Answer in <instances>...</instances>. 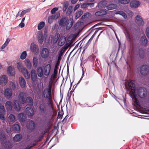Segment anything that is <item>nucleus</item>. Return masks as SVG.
Returning <instances> with one entry per match:
<instances>
[{"instance_id":"1","label":"nucleus","mask_w":149,"mask_h":149,"mask_svg":"<svg viewBox=\"0 0 149 149\" xmlns=\"http://www.w3.org/2000/svg\"><path fill=\"white\" fill-rule=\"evenodd\" d=\"M24 94H19L18 96L19 102L16 100H14V107L16 111H18L21 110L22 108L21 104H24L26 103L29 106H31L33 105V102L32 98L30 97L26 98Z\"/></svg>"},{"instance_id":"2","label":"nucleus","mask_w":149,"mask_h":149,"mask_svg":"<svg viewBox=\"0 0 149 149\" xmlns=\"http://www.w3.org/2000/svg\"><path fill=\"white\" fill-rule=\"evenodd\" d=\"M125 88L127 91H130L131 93H147L146 88L143 87L136 88L135 81L134 80H131L128 82L127 85H125Z\"/></svg>"},{"instance_id":"3","label":"nucleus","mask_w":149,"mask_h":149,"mask_svg":"<svg viewBox=\"0 0 149 149\" xmlns=\"http://www.w3.org/2000/svg\"><path fill=\"white\" fill-rule=\"evenodd\" d=\"M51 69V65L50 64L45 65L43 67V69L41 66H39L37 69V72L38 77H42L43 74L48 76L49 74Z\"/></svg>"},{"instance_id":"4","label":"nucleus","mask_w":149,"mask_h":149,"mask_svg":"<svg viewBox=\"0 0 149 149\" xmlns=\"http://www.w3.org/2000/svg\"><path fill=\"white\" fill-rule=\"evenodd\" d=\"M68 17L66 16H63L58 21L59 25L61 27H65L66 25H68L70 24V28H71L73 25V19H70L68 21Z\"/></svg>"},{"instance_id":"5","label":"nucleus","mask_w":149,"mask_h":149,"mask_svg":"<svg viewBox=\"0 0 149 149\" xmlns=\"http://www.w3.org/2000/svg\"><path fill=\"white\" fill-rule=\"evenodd\" d=\"M47 129H45L40 134H38L35 136L36 139L33 140V143H31V146L32 148L36 146L37 145L38 142L41 141L43 139L45 134L47 132Z\"/></svg>"},{"instance_id":"6","label":"nucleus","mask_w":149,"mask_h":149,"mask_svg":"<svg viewBox=\"0 0 149 149\" xmlns=\"http://www.w3.org/2000/svg\"><path fill=\"white\" fill-rule=\"evenodd\" d=\"M131 96L132 99L134 100V102L139 106V102L137 99L138 97H139L141 98L144 100H147L149 98L147 94H128Z\"/></svg>"},{"instance_id":"7","label":"nucleus","mask_w":149,"mask_h":149,"mask_svg":"<svg viewBox=\"0 0 149 149\" xmlns=\"http://www.w3.org/2000/svg\"><path fill=\"white\" fill-rule=\"evenodd\" d=\"M54 115L52 112L47 113L46 116H45L44 117L45 118V122L47 125H49L50 123L54 120Z\"/></svg>"},{"instance_id":"8","label":"nucleus","mask_w":149,"mask_h":149,"mask_svg":"<svg viewBox=\"0 0 149 149\" xmlns=\"http://www.w3.org/2000/svg\"><path fill=\"white\" fill-rule=\"evenodd\" d=\"M47 105L46 103L43 100L41 101L39 104V110L41 112H45L47 109Z\"/></svg>"},{"instance_id":"9","label":"nucleus","mask_w":149,"mask_h":149,"mask_svg":"<svg viewBox=\"0 0 149 149\" xmlns=\"http://www.w3.org/2000/svg\"><path fill=\"white\" fill-rule=\"evenodd\" d=\"M9 86V87L5 89L4 93H12V91L15 90V86L13 82L10 81Z\"/></svg>"},{"instance_id":"10","label":"nucleus","mask_w":149,"mask_h":149,"mask_svg":"<svg viewBox=\"0 0 149 149\" xmlns=\"http://www.w3.org/2000/svg\"><path fill=\"white\" fill-rule=\"evenodd\" d=\"M149 66L147 65H143L140 67V72L143 75H146L149 72Z\"/></svg>"},{"instance_id":"11","label":"nucleus","mask_w":149,"mask_h":149,"mask_svg":"<svg viewBox=\"0 0 149 149\" xmlns=\"http://www.w3.org/2000/svg\"><path fill=\"white\" fill-rule=\"evenodd\" d=\"M41 57L43 58H47L49 55V50L46 48H43L41 53Z\"/></svg>"},{"instance_id":"12","label":"nucleus","mask_w":149,"mask_h":149,"mask_svg":"<svg viewBox=\"0 0 149 149\" xmlns=\"http://www.w3.org/2000/svg\"><path fill=\"white\" fill-rule=\"evenodd\" d=\"M135 21L137 24L139 26H142L144 24V22L141 17L139 15H137L135 17Z\"/></svg>"},{"instance_id":"13","label":"nucleus","mask_w":149,"mask_h":149,"mask_svg":"<svg viewBox=\"0 0 149 149\" xmlns=\"http://www.w3.org/2000/svg\"><path fill=\"white\" fill-rule=\"evenodd\" d=\"M26 114L30 118L34 114V111L33 109L31 107H27L25 110Z\"/></svg>"},{"instance_id":"14","label":"nucleus","mask_w":149,"mask_h":149,"mask_svg":"<svg viewBox=\"0 0 149 149\" xmlns=\"http://www.w3.org/2000/svg\"><path fill=\"white\" fill-rule=\"evenodd\" d=\"M140 4L141 3L140 1L135 0L132 1L130 3V5L131 7L133 8H137L140 6Z\"/></svg>"},{"instance_id":"15","label":"nucleus","mask_w":149,"mask_h":149,"mask_svg":"<svg viewBox=\"0 0 149 149\" xmlns=\"http://www.w3.org/2000/svg\"><path fill=\"white\" fill-rule=\"evenodd\" d=\"M7 74L8 76L12 77L15 74V70L12 66H9L7 70Z\"/></svg>"},{"instance_id":"16","label":"nucleus","mask_w":149,"mask_h":149,"mask_svg":"<svg viewBox=\"0 0 149 149\" xmlns=\"http://www.w3.org/2000/svg\"><path fill=\"white\" fill-rule=\"evenodd\" d=\"M35 123L32 120L28 121L27 127L29 130L31 131L33 130L35 128Z\"/></svg>"},{"instance_id":"17","label":"nucleus","mask_w":149,"mask_h":149,"mask_svg":"<svg viewBox=\"0 0 149 149\" xmlns=\"http://www.w3.org/2000/svg\"><path fill=\"white\" fill-rule=\"evenodd\" d=\"M8 80V77L6 75H2L0 79V85L5 86L7 83Z\"/></svg>"},{"instance_id":"18","label":"nucleus","mask_w":149,"mask_h":149,"mask_svg":"<svg viewBox=\"0 0 149 149\" xmlns=\"http://www.w3.org/2000/svg\"><path fill=\"white\" fill-rule=\"evenodd\" d=\"M31 49L32 52L36 54L38 53V46L34 43H32L31 45Z\"/></svg>"},{"instance_id":"19","label":"nucleus","mask_w":149,"mask_h":149,"mask_svg":"<svg viewBox=\"0 0 149 149\" xmlns=\"http://www.w3.org/2000/svg\"><path fill=\"white\" fill-rule=\"evenodd\" d=\"M20 72H22L24 77L27 79H29L30 78V74L27 69L25 68H23Z\"/></svg>"},{"instance_id":"20","label":"nucleus","mask_w":149,"mask_h":149,"mask_svg":"<svg viewBox=\"0 0 149 149\" xmlns=\"http://www.w3.org/2000/svg\"><path fill=\"white\" fill-rule=\"evenodd\" d=\"M138 53L139 57L141 59H143L145 56V50L143 49L140 48L138 50Z\"/></svg>"},{"instance_id":"21","label":"nucleus","mask_w":149,"mask_h":149,"mask_svg":"<svg viewBox=\"0 0 149 149\" xmlns=\"http://www.w3.org/2000/svg\"><path fill=\"white\" fill-rule=\"evenodd\" d=\"M31 80L33 82L35 81L37 78V74L34 70H32L31 71Z\"/></svg>"},{"instance_id":"22","label":"nucleus","mask_w":149,"mask_h":149,"mask_svg":"<svg viewBox=\"0 0 149 149\" xmlns=\"http://www.w3.org/2000/svg\"><path fill=\"white\" fill-rule=\"evenodd\" d=\"M18 118L19 120L21 122H24L26 119V116L22 113L18 114Z\"/></svg>"},{"instance_id":"23","label":"nucleus","mask_w":149,"mask_h":149,"mask_svg":"<svg viewBox=\"0 0 149 149\" xmlns=\"http://www.w3.org/2000/svg\"><path fill=\"white\" fill-rule=\"evenodd\" d=\"M19 83L20 86L22 88H24L26 84V82L24 78L22 77H20L19 78Z\"/></svg>"},{"instance_id":"24","label":"nucleus","mask_w":149,"mask_h":149,"mask_svg":"<svg viewBox=\"0 0 149 149\" xmlns=\"http://www.w3.org/2000/svg\"><path fill=\"white\" fill-rule=\"evenodd\" d=\"M107 10L106 9L105 10L102 9L96 12L95 13V16H100L105 15L107 13Z\"/></svg>"},{"instance_id":"25","label":"nucleus","mask_w":149,"mask_h":149,"mask_svg":"<svg viewBox=\"0 0 149 149\" xmlns=\"http://www.w3.org/2000/svg\"><path fill=\"white\" fill-rule=\"evenodd\" d=\"M65 40L66 38L65 37H61L58 42V45L60 46L63 45L65 42Z\"/></svg>"},{"instance_id":"26","label":"nucleus","mask_w":149,"mask_h":149,"mask_svg":"<svg viewBox=\"0 0 149 149\" xmlns=\"http://www.w3.org/2000/svg\"><path fill=\"white\" fill-rule=\"evenodd\" d=\"M22 136L21 134H17L13 138V140L14 141L17 142L20 141L22 139Z\"/></svg>"},{"instance_id":"27","label":"nucleus","mask_w":149,"mask_h":149,"mask_svg":"<svg viewBox=\"0 0 149 149\" xmlns=\"http://www.w3.org/2000/svg\"><path fill=\"white\" fill-rule=\"evenodd\" d=\"M141 41L142 45L144 46H146L148 43V40L145 36H143L141 38Z\"/></svg>"},{"instance_id":"28","label":"nucleus","mask_w":149,"mask_h":149,"mask_svg":"<svg viewBox=\"0 0 149 149\" xmlns=\"http://www.w3.org/2000/svg\"><path fill=\"white\" fill-rule=\"evenodd\" d=\"M52 88V84L49 83L48 87L44 89L43 93H46V92L47 93H51Z\"/></svg>"},{"instance_id":"29","label":"nucleus","mask_w":149,"mask_h":149,"mask_svg":"<svg viewBox=\"0 0 149 149\" xmlns=\"http://www.w3.org/2000/svg\"><path fill=\"white\" fill-rule=\"evenodd\" d=\"M25 64L28 69H30L31 68V64L30 60L28 59H26L24 61Z\"/></svg>"},{"instance_id":"30","label":"nucleus","mask_w":149,"mask_h":149,"mask_svg":"<svg viewBox=\"0 0 149 149\" xmlns=\"http://www.w3.org/2000/svg\"><path fill=\"white\" fill-rule=\"evenodd\" d=\"M5 106L7 110L12 109L13 106L11 102L10 101H7L5 104Z\"/></svg>"},{"instance_id":"31","label":"nucleus","mask_w":149,"mask_h":149,"mask_svg":"<svg viewBox=\"0 0 149 149\" xmlns=\"http://www.w3.org/2000/svg\"><path fill=\"white\" fill-rule=\"evenodd\" d=\"M38 59L37 56H34L33 58V64L34 68H36L38 65Z\"/></svg>"},{"instance_id":"32","label":"nucleus","mask_w":149,"mask_h":149,"mask_svg":"<svg viewBox=\"0 0 149 149\" xmlns=\"http://www.w3.org/2000/svg\"><path fill=\"white\" fill-rule=\"evenodd\" d=\"M47 104L48 106L50 107L52 110H54V105L52 98L48 99Z\"/></svg>"},{"instance_id":"33","label":"nucleus","mask_w":149,"mask_h":149,"mask_svg":"<svg viewBox=\"0 0 149 149\" xmlns=\"http://www.w3.org/2000/svg\"><path fill=\"white\" fill-rule=\"evenodd\" d=\"M13 130L16 132H18L20 131V128L19 125L18 124H14L13 127Z\"/></svg>"},{"instance_id":"34","label":"nucleus","mask_w":149,"mask_h":149,"mask_svg":"<svg viewBox=\"0 0 149 149\" xmlns=\"http://www.w3.org/2000/svg\"><path fill=\"white\" fill-rule=\"evenodd\" d=\"M4 146L6 149H10L12 147L11 143L8 141L5 142L4 143Z\"/></svg>"},{"instance_id":"35","label":"nucleus","mask_w":149,"mask_h":149,"mask_svg":"<svg viewBox=\"0 0 149 149\" xmlns=\"http://www.w3.org/2000/svg\"><path fill=\"white\" fill-rule=\"evenodd\" d=\"M116 7V5L111 3L107 6V8L109 10H112L115 9Z\"/></svg>"},{"instance_id":"36","label":"nucleus","mask_w":149,"mask_h":149,"mask_svg":"<svg viewBox=\"0 0 149 149\" xmlns=\"http://www.w3.org/2000/svg\"><path fill=\"white\" fill-rule=\"evenodd\" d=\"M105 1H102L98 3V6L100 8H103L105 7Z\"/></svg>"},{"instance_id":"37","label":"nucleus","mask_w":149,"mask_h":149,"mask_svg":"<svg viewBox=\"0 0 149 149\" xmlns=\"http://www.w3.org/2000/svg\"><path fill=\"white\" fill-rule=\"evenodd\" d=\"M60 13L59 12H57L55 14L49 16L53 20L56 19L60 16Z\"/></svg>"},{"instance_id":"38","label":"nucleus","mask_w":149,"mask_h":149,"mask_svg":"<svg viewBox=\"0 0 149 149\" xmlns=\"http://www.w3.org/2000/svg\"><path fill=\"white\" fill-rule=\"evenodd\" d=\"M45 22H40L38 25V30H40L42 29L44 26Z\"/></svg>"},{"instance_id":"39","label":"nucleus","mask_w":149,"mask_h":149,"mask_svg":"<svg viewBox=\"0 0 149 149\" xmlns=\"http://www.w3.org/2000/svg\"><path fill=\"white\" fill-rule=\"evenodd\" d=\"M38 42L40 44L42 43L43 41V35L42 33H41L39 34L38 37Z\"/></svg>"},{"instance_id":"40","label":"nucleus","mask_w":149,"mask_h":149,"mask_svg":"<svg viewBox=\"0 0 149 149\" xmlns=\"http://www.w3.org/2000/svg\"><path fill=\"white\" fill-rule=\"evenodd\" d=\"M94 4V3H83L81 6V8H86L88 7V6L90 5H93Z\"/></svg>"},{"instance_id":"41","label":"nucleus","mask_w":149,"mask_h":149,"mask_svg":"<svg viewBox=\"0 0 149 149\" xmlns=\"http://www.w3.org/2000/svg\"><path fill=\"white\" fill-rule=\"evenodd\" d=\"M68 5L69 3L68 1H66L64 2L63 6V12L66 10L68 6Z\"/></svg>"},{"instance_id":"42","label":"nucleus","mask_w":149,"mask_h":149,"mask_svg":"<svg viewBox=\"0 0 149 149\" xmlns=\"http://www.w3.org/2000/svg\"><path fill=\"white\" fill-rule=\"evenodd\" d=\"M116 14L121 15L123 16L124 18H126L127 17L126 14L123 11H118L116 13Z\"/></svg>"},{"instance_id":"43","label":"nucleus","mask_w":149,"mask_h":149,"mask_svg":"<svg viewBox=\"0 0 149 149\" xmlns=\"http://www.w3.org/2000/svg\"><path fill=\"white\" fill-rule=\"evenodd\" d=\"M126 33L125 34V36L127 40L129 42H131V37L129 31H126Z\"/></svg>"},{"instance_id":"44","label":"nucleus","mask_w":149,"mask_h":149,"mask_svg":"<svg viewBox=\"0 0 149 149\" xmlns=\"http://www.w3.org/2000/svg\"><path fill=\"white\" fill-rule=\"evenodd\" d=\"M31 10V9L30 8H29L28 9L24 10L21 12V14L19 15V16L20 17H22L26 13L29 12Z\"/></svg>"},{"instance_id":"45","label":"nucleus","mask_w":149,"mask_h":149,"mask_svg":"<svg viewBox=\"0 0 149 149\" xmlns=\"http://www.w3.org/2000/svg\"><path fill=\"white\" fill-rule=\"evenodd\" d=\"M72 11V6H69L67 10V15H70L71 14Z\"/></svg>"},{"instance_id":"46","label":"nucleus","mask_w":149,"mask_h":149,"mask_svg":"<svg viewBox=\"0 0 149 149\" xmlns=\"http://www.w3.org/2000/svg\"><path fill=\"white\" fill-rule=\"evenodd\" d=\"M27 56L26 51L23 52L21 55L20 58L22 60H24L25 58Z\"/></svg>"},{"instance_id":"47","label":"nucleus","mask_w":149,"mask_h":149,"mask_svg":"<svg viewBox=\"0 0 149 149\" xmlns=\"http://www.w3.org/2000/svg\"><path fill=\"white\" fill-rule=\"evenodd\" d=\"M118 1L121 4H126L130 3V0H118Z\"/></svg>"},{"instance_id":"48","label":"nucleus","mask_w":149,"mask_h":149,"mask_svg":"<svg viewBox=\"0 0 149 149\" xmlns=\"http://www.w3.org/2000/svg\"><path fill=\"white\" fill-rule=\"evenodd\" d=\"M0 113H5V109L3 106H2L1 104H0Z\"/></svg>"},{"instance_id":"49","label":"nucleus","mask_w":149,"mask_h":149,"mask_svg":"<svg viewBox=\"0 0 149 149\" xmlns=\"http://www.w3.org/2000/svg\"><path fill=\"white\" fill-rule=\"evenodd\" d=\"M8 118L10 122H12L14 120L15 117L13 114H10L8 117Z\"/></svg>"},{"instance_id":"50","label":"nucleus","mask_w":149,"mask_h":149,"mask_svg":"<svg viewBox=\"0 0 149 149\" xmlns=\"http://www.w3.org/2000/svg\"><path fill=\"white\" fill-rule=\"evenodd\" d=\"M58 9V8L57 7L53 8L51 11V13L52 14H54Z\"/></svg>"},{"instance_id":"51","label":"nucleus","mask_w":149,"mask_h":149,"mask_svg":"<svg viewBox=\"0 0 149 149\" xmlns=\"http://www.w3.org/2000/svg\"><path fill=\"white\" fill-rule=\"evenodd\" d=\"M59 62L58 61V62H56V64L55 65V66L54 69V72H58V66L59 65Z\"/></svg>"},{"instance_id":"52","label":"nucleus","mask_w":149,"mask_h":149,"mask_svg":"<svg viewBox=\"0 0 149 149\" xmlns=\"http://www.w3.org/2000/svg\"><path fill=\"white\" fill-rule=\"evenodd\" d=\"M17 67L18 70H19V71H20L22 69L23 67H22V64L20 63H18L17 64Z\"/></svg>"},{"instance_id":"53","label":"nucleus","mask_w":149,"mask_h":149,"mask_svg":"<svg viewBox=\"0 0 149 149\" xmlns=\"http://www.w3.org/2000/svg\"><path fill=\"white\" fill-rule=\"evenodd\" d=\"M92 41H91L90 40H89L88 42H87L86 45L84 47V50L83 52L87 49L88 47V46L91 43Z\"/></svg>"},{"instance_id":"54","label":"nucleus","mask_w":149,"mask_h":149,"mask_svg":"<svg viewBox=\"0 0 149 149\" xmlns=\"http://www.w3.org/2000/svg\"><path fill=\"white\" fill-rule=\"evenodd\" d=\"M92 41H91L90 40H89L88 42H87L86 45L84 47V50L83 52L87 49L88 47V46L91 43Z\"/></svg>"},{"instance_id":"55","label":"nucleus","mask_w":149,"mask_h":149,"mask_svg":"<svg viewBox=\"0 0 149 149\" xmlns=\"http://www.w3.org/2000/svg\"><path fill=\"white\" fill-rule=\"evenodd\" d=\"M45 97L48 99L52 98L51 94H44Z\"/></svg>"},{"instance_id":"56","label":"nucleus","mask_w":149,"mask_h":149,"mask_svg":"<svg viewBox=\"0 0 149 149\" xmlns=\"http://www.w3.org/2000/svg\"><path fill=\"white\" fill-rule=\"evenodd\" d=\"M5 113H0V118L2 120L3 122L5 120V118L4 117V115Z\"/></svg>"},{"instance_id":"57","label":"nucleus","mask_w":149,"mask_h":149,"mask_svg":"<svg viewBox=\"0 0 149 149\" xmlns=\"http://www.w3.org/2000/svg\"><path fill=\"white\" fill-rule=\"evenodd\" d=\"M82 13L83 11L82 10H80L78 11L76 13V17H79L82 15Z\"/></svg>"},{"instance_id":"58","label":"nucleus","mask_w":149,"mask_h":149,"mask_svg":"<svg viewBox=\"0 0 149 149\" xmlns=\"http://www.w3.org/2000/svg\"><path fill=\"white\" fill-rule=\"evenodd\" d=\"M98 31V30L97 29L95 31V32H94V34H93V35L90 38V39L89 40H90L91 41H92L93 38H94V36H95V35L96 34L97 32Z\"/></svg>"},{"instance_id":"59","label":"nucleus","mask_w":149,"mask_h":149,"mask_svg":"<svg viewBox=\"0 0 149 149\" xmlns=\"http://www.w3.org/2000/svg\"><path fill=\"white\" fill-rule=\"evenodd\" d=\"M57 72H54V74H52L51 75V79H55L57 75Z\"/></svg>"},{"instance_id":"60","label":"nucleus","mask_w":149,"mask_h":149,"mask_svg":"<svg viewBox=\"0 0 149 149\" xmlns=\"http://www.w3.org/2000/svg\"><path fill=\"white\" fill-rule=\"evenodd\" d=\"M72 94H67L66 99L68 101H70V97L71 96Z\"/></svg>"},{"instance_id":"61","label":"nucleus","mask_w":149,"mask_h":149,"mask_svg":"<svg viewBox=\"0 0 149 149\" xmlns=\"http://www.w3.org/2000/svg\"><path fill=\"white\" fill-rule=\"evenodd\" d=\"M146 33L147 37L149 38V27H147L146 28Z\"/></svg>"},{"instance_id":"62","label":"nucleus","mask_w":149,"mask_h":149,"mask_svg":"<svg viewBox=\"0 0 149 149\" xmlns=\"http://www.w3.org/2000/svg\"><path fill=\"white\" fill-rule=\"evenodd\" d=\"M12 94H4L5 96L7 98H10L12 96Z\"/></svg>"},{"instance_id":"63","label":"nucleus","mask_w":149,"mask_h":149,"mask_svg":"<svg viewBox=\"0 0 149 149\" xmlns=\"http://www.w3.org/2000/svg\"><path fill=\"white\" fill-rule=\"evenodd\" d=\"M53 20L52 19H51V18L50 17H48V23L49 24H51L53 22Z\"/></svg>"},{"instance_id":"64","label":"nucleus","mask_w":149,"mask_h":149,"mask_svg":"<svg viewBox=\"0 0 149 149\" xmlns=\"http://www.w3.org/2000/svg\"><path fill=\"white\" fill-rule=\"evenodd\" d=\"M21 28L24 27L25 26V24L23 22H21L19 25Z\"/></svg>"}]
</instances>
